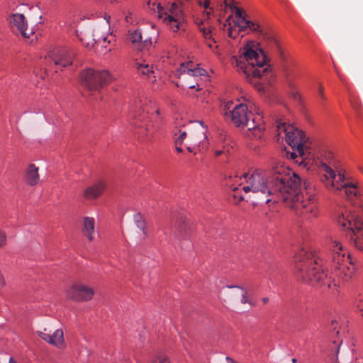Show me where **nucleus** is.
<instances>
[{"label": "nucleus", "mask_w": 363, "mask_h": 363, "mask_svg": "<svg viewBox=\"0 0 363 363\" xmlns=\"http://www.w3.org/2000/svg\"><path fill=\"white\" fill-rule=\"evenodd\" d=\"M74 52L72 50L61 49L50 54L44 60V73L41 75L45 79L50 75L52 76L57 73L58 69L71 65L74 57Z\"/></svg>", "instance_id": "nucleus-7"}, {"label": "nucleus", "mask_w": 363, "mask_h": 363, "mask_svg": "<svg viewBox=\"0 0 363 363\" xmlns=\"http://www.w3.org/2000/svg\"><path fill=\"white\" fill-rule=\"evenodd\" d=\"M232 122L238 127H246L255 138H260L264 126L262 117L259 115L254 116L252 112L248 111L247 105L239 104L232 111H230Z\"/></svg>", "instance_id": "nucleus-4"}, {"label": "nucleus", "mask_w": 363, "mask_h": 363, "mask_svg": "<svg viewBox=\"0 0 363 363\" xmlns=\"http://www.w3.org/2000/svg\"><path fill=\"white\" fill-rule=\"evenodd\" d=\"M179 74L182 76H184V77H185V76L193 77L194 72H186L185 74L182 73Z\"/></svg>", "instance_id": "nucleus-41"}, {"label": "nucleus", "mask_w": 363, "mask_h": 363, "mask_svg": "<svg viewBox=\"0 0 363 363\" xmlns=\"http://www.w3.org/2000/svg\"><path fill=\"white\" fill-rule=\"evenodd\" d=\"M215 153H216V156H218V155H221L222 152H221V151H220V150H218V151H216V152H215Z\"/></svg>", "instance_id": "nucleus-46"}, {"label": "nucleus", "mask_w": 363, "mask_h": 363, "mask_svg": "<svg viewBox=\"0 0 363 363\" xmlns=\"http://www.w3.org/2000/svg\"><path fill=\"white\" fill-rule=\"evenodd\" d=\"M320 171L324 173V179L323 182L328 189L339 190V179L336 180L337 175L335 171L323 160L317 162Z\"/></svg>", "instance_id": "nucleus-13"}, {"label": "nucleus", "mask_w": 363, "mask_h": 363, "mask_svg": "<svg viewBox=\"0 0 363 363\" xmlns=\"http://www.w3.org/2000/svg\"><path fill=\"white\" fill-rule=\"evenodd\" d=\"M135 69L139 75L145 76L151 83L156 82L155 70L152 65L143 62H136Z\"/></svg>", "instance_id": "nucleus-16"}, {"label": "nucleus", "mask_w": 363, "mask_h": 363, "mask_svg": "<svg viewBox=\"0 0 363 363\" xmlns=\"http://www.w3.org/2000/svg\"><path fill=\"white\" fill-rule=\"evenodd\" d=\"M337 322L335 320H333L331 321V325L333 326V334L337 335L339 333V331L337 330Z\"/></svg>", "instance_id": "nucleus-37"}, {"label": "nucleus", "mask_w": 363, "mask_h": 363, "mask_svg": "<svg viewBox=\"0 0 363 363\" xmlns=\"http://www.w3.org/2000/svg\"><path fill=\"white\" fill-rule=\"evenodd\" d=\"M130 106V114L132 116V117L136 118L137 112H139L138 115L140 116V111L143 108L141 99H135L133 101H131Z\"/></svg>", "instance_id": "nucleus-27"}, {"label": "nucleus", "mask_w": 363, "mask_h": 363, "mask_svg": "<svg viewBox=\"0 0 363 363\" xmlns=\"http://www.w3.org/2000/svg\"><path fill=\"white\" fill-rule=\"evenodd\" d=\"M200 31L202 33L203 36L206 39H211L212 38V30L211 28L201 27V26H199Z\"/></svg>", "instance_id": "nucleus-31"}, {"label": "nucleus", "mask_w": 363, "mask_h": 363, "mask_svg": "<svg viewBox=\"0 0 363 363\" xmlns=\"http://www.w3.org/2000/svg\"><path fill=\"white\" fill-rule=\"evenodd\" d=\"M330 274L328 275L321 268V261L316 254L301 250L295 255V268L298 276L305 282L314 286L325 289H335L347 282L352 277L354 267L350 255L345 257L346 252L342 244L337 240H331L329 244Z\"/></svg>", "instance_id": "nucleus-2"}, {"label": "nucleus", "mask_w": 363, "mask_h": 363, "mask_svg": "<svg viewBox=\"0 0 363 363\" xmlns=\"http://www.w3.org/2000/svg\"><path fill=\"white\" fill-rule=\"evenodd\" d=\"M164 16L162 20L173 32H177L183 26V14L176 3L164 6Z\"/></svg>", "instance_id": "nucleus-10"}, {"label": "nucleus", "mask_w": 363, "mask_h": 363, "mask_svg": "<svg viewBox=\"0 0 363 363\" xmlns=\"http://www.w3.org/2000/svg\"><path fill=\"white\" fill-rule=\"evenodd\" d=\"M201 126L191 129L188 133V141L191 146H198L199 150H205L208 147L206 136L207 128L200 121Z\"/></svg>", "instance_id": "nucleus-12"}, {"label": "nucleus", "mask_w": 363, "mask_h": 363, "mask_svg": "<svg viewBox=\"0 0 363 363\" xmlns=\"http://www.w3.org/2000/svg\"><path fill=\"white\" fill-rule=\"evenodd\" d=\"M95 219L93 217L85 216L82 220V232L89 241L94 240L96 235Z\"/></svg>", "instance_id": "nucleus-18"}, {"label": "nucleus", "mask_w": 363, "mask_h": 363, "mask_svg": "<svg viewBox=\"0 0 363 363\" xmlns=\"http://www.w3.org/2000/svg\"><path fill=\"white\" fill-rule=\"evenodd\" d=\"M147 6L150 13L154 14L159 19H162L164 16V6L157 0H149L147 2Z\"/></svg>", "instance_id": "nucleus-23"}, {"label": "nucleus", "mask_w": 363, "mask_h": 363, "mask_svg": "<svg viewBox=\"0 0 363 363\" xmlns=\"http://www.w3.org/2000/svg\"><path fill=\"white\" fill-rule=\"evenodd\" d=\"M106 189V184L104 182H99L92 186H88L84 191V196L88 200L98 198Z\"/></svg>", "instance_id": "nucleus-21"}, {"label": "nucleus", "mask_w": 363, "mask_h": 363, "mask_svg": "<svg viewBox=\"0 0 363 363\" xmlns=\"http://www.w3.org/2000/svg\"><path fill=\"white\" fill-rule=\"evenodd\" d=\"M9 363H17L12 357H9Z\"/></svg>", "instance_id": "nucleus-45"}, {"label": "nucleus", "mask_w": 363, "mask_h": 363, "mask_svg": "<svg viewBox=\"0 0 363 363\" xmlns=\"http://www.w3.org/2000/svg\"><path fill=\"white\" fill-rule=\"evenodd\" d=\"M298 96H298V93H296V94L294 93V97L295 99H296V98H297V97H298Z\"/></svg>", "instance_id": "nucleus-47"}, {"label": "nucleus", "mask_w": 363, "mask_h": 363, "mask_svg": "<svg viewBox=\"0 0 363 363\" xmlns=\"http://www.w3.org/2000/svg\"><path fill=\"white\" fill-rule=\"evenodd\" d=\"M79 78L80 84L91 91H99L112 80L111 75L107 70H96L91 68L83 69Z\"/></svg>", "instance_id": "nucleus-8"}, {"label": "nucleus", "mask_w": 363, "mask_h": 363, "mask_svg": "<svg viewBox=\"0 0 363 363\" xmlns=\"http://www.w3.org/2000/svg\"><path fill=\"white\" fill-rule=\"evenodd\" d=\"M226 287L228 289H233V288L240 289L242 292V298L240 300L241 303L246 304V303H247V302H249L250 298H248L247 291L245 288L240 286L239 285H227Z\"/></svg>", "instance_id": "nucleus-29"}, {"label": "nucleus", "mask_w": 363, "mask_h": 363, "mask_svg": "<svg viewBox=\"0 0 363 363\" xmlns=\"http://www.w3.org/2000/svg\"><path fill=\"white\" fill-rule=\"evenodd\" d=\"M176 150L178 152H182L183 151L182 148L181 147V145H176Z\"/></svg>", "instance_id": "nucleus-44"}, {"label": "nucleus", "mask_w": 363, "mask_h": 363, "mask_svg": "<svg viewBox=\"0 0 363 363\" xmlns=\"http://www.w3.org/2000/svg\"><path fill=\"white\" fill-rule=\"evenodd\" d=\"M11 22L13 26H15L21 34L25 38H29L30 34L32 33L28 30V23L23 14L13 13L11 16Z\"/></svg>", "instance_id": "nucleus-17"}, {"label": "nucleus", "mask_w": 363, "mask_h": 363, "mask_svg": "<svg viewBox=\"0 0 363 363\" xmlns=\"http://www.w3.org/2000/svg\"><path fill=\"white\" fill-rule=\"evenodd\" d=\"M199 4L200 6H203L205 9H208L210 6V0H205L203 2L199 0Z\"/></svg>", "instance_id": "nucleus-38"}, {"label": "nucleus", "mask_w": 363, "mask_h": 363, "mask_svg": "<svg viewBox=\"0 0 363 363\" xmlns=\"http://www.w3.org/2000/svg\"><path fill=\"white\" fill-rule=\"evenodd\" d=\"M357 307L360 315L363 318V299L359 300V302L357 304Z\"/></svg>", "instance_id": "nucleus-36"}, {"label": "nucleus", "mask_w": 363, "mask_h": 363, "mask_svg": "<svg viewBox=\"0 0 363 363\" xmlns=\"http://www.w3.org/2000/svg\"><path fill=\"white\" fill-rule=\"evenodd\" d=\"M154 363H169V359L163 356H159L156 360L154 361Z\"/></svg>", "instance_id": "nucleus-35"}, {"label": "nucleus", "mask_w": 363, "mask_h": 363, "mask_svg": "<svg viewBox=\"0 0 363 363\" xmlns=\"http://www.w3.org/2000/svg\"><path fill=\"white\" fill-rule=\"evenodd\" d=\"M241 21V25L238 26L240 31L250 30L251 32L255 33L267 42V45L272 50L279 53L281 56L282 55V50L278 40L272 35L267 33L259 23L248 19H242Z\"/></svg>", "instance_id": "nucleus-9"}, {"label": "nucleus", "mask_w": 363, "mask_h": 363, "mask_svg": "<svg viewBox=\"0 0 363 363\" xmlns=\"http://www.w3.org/2000/svg\"><path fill=\"white\" fill-rule=\"evenodd\" d=\"M106 37H104V38H103V40H104V42H105V41H106Z\"/></svg>", "instance_id": "nucleus-50"}, {"label": "nucleus", "mask_w": 363, "mask_h": 363, "mask_svg": "<svg viewBox=\"0 0 363 363\" xmlns=\"http://www.w3.org/2000/svg\"><path fill=\"white\" fill-rule=\"evenodd\" d=\"M180 132L179 135L175 140L176 145H182L185 138H188V133L185 131Z\"/></svg>", "instance_id": "nucleus-32"}, {"label": "nucleus", "mask_w": 363, "mask_h": 363, "mask_svg": "<svg viewBox=\"0 0 363 363\" xmlns=\"http://www.w3.org/2000/svg\"><path fill=\"white\" fill-rule=\"evenodd\" d=\"M78 37L81 42L87 47L92 46L95 43L99 42L100 40L99 38L96 39L95 38V35L92 33L91 30H88L84 33H82V32H81L80 34L78 35Z\"/></svg>", "instance_id": "nucleus-24"}, {"label": "nucleus", "mask_w": 363, "mask_h": 363, "mask_svg": "<svg viewBox=\"0 0 363 363\" xmlns=\"http://www.w3.org/2000/svg\"><path fill=\"white\" fill-rule=\"evenodd\" d=\"M94 294L92 288L82 283L73 284L67 291L68 298L79 302L91 300Z\"/></svg>", "instance_id": "nucleus-11"}, {"label": "nucleus", "mask_w": 363, "mask_h": 363, "mask_svg": "<svg viewBox=\"0 0 363 363\" xmlns=\"http://www.w3.org/2000/svg\"><path fill=\"white\" fill-rule=\"evenodd\" d=\"M318 96L320 99L319 103L320 104V105H323L324 101L326 100V96H325L323 92V87L320 84H319L318 86Z\"/></svg>", "instance_id": "nucleus-33"}, {"label": "nucleus", "mask_w": 363, "mask_h": 363, "mask_svg": "<svg viewBox=\"0 0 363 363\" xmlns=\"http://www.w3.org/2000/svg\"><path fill=\"white\" fill-rule=\"evenodd\" d=\"M190 65L192 66V64H190ZM189 63H187L186 65H185L184 63H182L179 68L177 69V72H179V74H182V73L185 74L186 72H193L194 77H199L200 76H203V75H204V74L206 72L205 69H203L202 68H199V67L191 68V67H189Z\"/></svg>", "instance_id": "nucleus-25"}, {"label": "nucleus", "mask_w": 363, "mask_h": 363, "mask_svg": "<svg viewBox=\"0 0 363 363\" xmlns=\"http://www.w3.org/2000/svg\"><path fill=\"white\" fill-rule=\"evenodd\" d=\"M337 223L346 230V236L350 237L356 247L363 250V222L350 211L343 208L336 213Z\"/></svg>", "instance_id": "nucleus-5"}, {"label": "nucleus", "mask_w": 363, "mask_h": 363, "mask_svg": "<svg viewBox=\"0 0 363 363\" xmlns=\"http://www.w3.org/2000/svg\"><path fill=\"white\" fill-rule=\"evenodd\" d=\"M38 334L41 339L59 348L62 347L65 344L64 333L62 329H57L52 334L46 333V329H44V331H38Z\"/></svg>", "instance_id": "nucleus-14"}, {"label": "nucleus", "mask_w": 363, "mask_h": 363, "mask_svg": "<svg viewBox=\"0 0 363 363\" xmlns=\"http://www.w3.org/2000/svg\"><path fill=\"white\" fill-rule=\"evenodd\" d=\"M188 143H189V141H188ZM197 148H198V146H191L189 144V146L187 147V150L189 152H194V153H196L195 150Z\"/></svg>", "instance_id": "nucleus-39"}, {"label": "nucleus", "mask_w": 363, "mask_h": 363, "mask_svg": "<svg viewBox=\"0 0 363 363\" xmlns=\"http://www.w3.org/2000/svg\"><path fill=\"white\" fill-rule=\"evenodd\" d=\"M6 243V234L0 228V247L4 246Z\"/></svg>", "instance_id": "nucleus-34"}, {"label": "nucleus", "mask_w": 363, "mask_h": 363, "mask_svg": "<svg viewBox=\"0 0 363 363\" xmlns=\"http://www.w3.org/2000/svg\"><path fill=\"white\" fill-rule=\"evenodd\" d=\"M230 9H234L235 10V24L238 26L240 25H241V20L242 19H247L246 18V15H244L243 13H242V11L239 8V7H237V6H230Z\"/></svg>", "instance_id": "nucleus-28"}, {"label": "nucleus", "mask_w": 363, "mask_h": 363, "mask_svg": "<svg viewBox=\"0 0 363 363\" xmlns=\"http://www.w3.org/2000/svg\"><path fill=\"white\" fill-rule=\"evenodd\" d=\"M292 362H293V363H296V359H292Z\"/></svg>", "instance_id": "nucleus-49"}, {"label": "nucleus", "mask_w": 363, "mask_h": 363, "mask_svg": "<svg viewBox=\"0 0 363 363\" xmlns=\"http://www.w3.org/2000/svg\"><path fill=\"white\" fill-rule=\"evenodd\" d=\"M244 177L246 179L245 185L232 188V197L235 204L243 200L254 205L281 201L297 215L318 216L315 185L305 181L304 190L301 192V179L289 168L277 164L273 167L269 175L256 169L250 174H245Z\"/></svg>", "instance_id": "nucleus-1"}, {"label": "nucleus", "mask_w": 363, "mask_h": 363, "mask_svg": "<svg viewBox=\"0 0 363 363\" xmlns=\"http://www.w3.org/2000/svg\"><path fill=\"white\" fill-rule=\"evenodd\" d=\"M187 86H188L189 89H194V88H196V87H197V88H196V89H197V90H200V89H201L199 88V85L197 83H196L195 84H187Z\"/></svg>", "instance_id": "nucleus-40"}, {"label": "nucleus", "mask_w": 363, "mask_h": 363, "mask_svg": "<svg viewBox=\"0 0 363 363\" xmlns=\"http://www.w3.org/2000/svg\"><path fill=\"white\" fill-rule=\"evenodd\" d=\"M247 304H249L252 307L256 306V302L252 300H249V302H247Z\"/></svg>", "instance_id": "nucleus-42"}, {"label": "nucleus", "mask_w": 363, "mask_h": 363, "mask_svg": "<svg viewBox=\"0 0 363 363\" xmlns=\"http://www.w3.org/2000/svg\"><path fill=\"white\" fill-rule=\"evenodd\" d=\"M128 38L133 43H140L145 47H149L152 44V38L147 35L141 29L129 30Z\"/></svg>", "instance_id": "nucleus-19"}, {"label": "nucleus", "mask_w": 363, "mask_h": 363, "mask_svg": "<svg viewBox=\"0 0 363 363\" xmlns=\"http://www.w3.org/2000/svg\"><path fill=\"white\" fill-rule=\"evenodd\" d=\"M133 220L137 228H138L143 232V234L145 236H147L146 223L143 218V216L140 213H138L134 215Z\"/></svg>", "instance_id": "nucleus-26"}, {"label": "nucleus", "mask_w": 363, "mask_h": 363, "mask_svg": "<svg viewBox=\"0 0 363 363\" xmlns=\"http://www.w3.org/2000/svg\"><path fill=\"white\" fill-rule=\"evenodd\" d=\"M208 46H209L210 48H211V47L213 46V45H212L211 43H209V44H208Z\"/></svg>", "instance_id": "nucleus-51"}, {"label": "nucleus", "mask_w": 363, "mask_h": 363, "mask_svg": "<svg viewBox=\"0 0 363 363\" xmlns=\"http://www.w3.org/2000/svg\"><path fill=\"white\" fill-rule=\"evenodd\" d=\"M338 177L340 180L339 186L340 187L339 190L345 189V194L348 198L352 199L357 196L358 193L357 185L351 182H345V176L341 173L338 174Z\"/></svg>", "instance_id": "nucleus-22"}, {"label": "nucleus", "mask_w": 363, "mask_h": 363, "mask_svg": "<svg viewBox=\"0 0 363 363\" xmlns=\"http://www.w3.org/2000/svg\"><path fill=\"white\" fill-rule=\"evenodd\" d=\"M38 171L39 168L35 164H30L27 167L24 175V179L27 184L33 186L38 184L40 181Z\"/></svg>", "instance_id": "nucleus-20"}, {"label": "nucleus", "mask_w": 363, "mask_h": 363, "mask_svg": "<svg viewBox=\"0 0 363 363\" xmlns=\"http://www.w3.org/2000/svg\"><path fill=\"white\" fill-rule=\"evenodd\" d=\"M266 62L267 57L262 50L257 52L250 48H246L240 58L233 59L232 65L248 79L260 78L268 72Z\"/></svg>", "instance_id": "nucleus-3"}, {"label": "nucleus", "mask_w": 363, "mask_h": 363, "mask_svg": "<svg viewBox=\"0 0 363 363\" xmlns=\"http://www.w3.org/2000/svg\"><path fill=\"white\" fill-rule=\"evenodd\" d=\"M180 219L182 223L178 226V231L180 235L184 238L186 232L190 230L189 223L182 218Z\"/></svg>", "instance_id": "nucleus-30"}, {"label": "nucleus", "mask_w": 363, "mask_h": 363, "mask_svg": "<svg viewBox=\"0 0 363 363\" xmlns=\"http://www.w3.org/2000/svg\"><path fill=\"white\" fill-rule=\"evenodd\" d=\"M277 129L279 135L281 132L285 133L286 141L293 149L291 155L292 158L296 157L298 155L304 160L309 158L311 152L308 151V147L306 145L308 138L302 130L294 128L290 125H286L285 123H279Z\"/></svg>", "instance_id": "nucleus-6"}, {"label": "nucleus", "mask_w": 363, "mask_h": 363, "mask_svg": "<svg viewBox=\"0 0 363 363\" xmlns=\"http://www.w3.org/2000/svg\"><path fill=\"white\" fill-rule=\"evenodd\" d=\"M269 301V299L267 297H264L262 298V301L263 304L268 303Z\"/></svg>", "instance_id": "nucleus-43"}, {"label": "nucleus", "mask_w": 363, "mask_h": 363, "mask_svg": "<svg viewBox=\"0 0 363 363\" xmlns=\"http://www.w3.org/2000/svg\"><path fill=\"white\" fill-rule=\"evenodd\" d=\"M341 343L342 341L333 340L330 347V349L328 354V356H330L332 359H335L336 363H352V352L350 350H347V357H345L342 355H340V357L338 356Z\"/></svg>", "instance_id": "nucleus-15"}, {"label": "nucleus", "mask_w": 363, "mask_h": 363, "mask_svg": "<svg viewBox=\"0 0 363 363\" xmlns=\"http://www.w3.org/2000/svg\"><path fill=\"white\" fill-rule=\"evenodd\" d=\"M229 36L232 37V31L229 30Z\"/></svg>", "instance_id": "nucleus-48"}]
</instances>
